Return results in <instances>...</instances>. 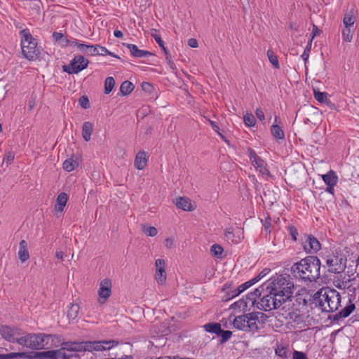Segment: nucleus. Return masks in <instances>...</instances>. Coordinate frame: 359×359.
<instances>
[{
  "instance_id": "f257e3e1",
  "label": "nucleus",
  "mask_w": 359,
  "mask_h": 359,
  "mask_svg": "<svg viewBox=\"0 0 359 359\" xmlns=\"http://www.w3.org/2000/svg\"><path fill=\"white\" fill-rule=\"evenodd\" d=\"M320 262L317 257L309 256L292 267L293 275L305 282L316 281L320 277Z\"/></svg>"
},
{
  "instance_id": "f03ea898",
  "label": "nucleus",
  "mask_w": 359,
  "mask_h": 359,
  "mask_svg": "<svg viewBox=\"0 0 359 359\" xmlns=\"http://www.w3.org/2000/svg\"><path fill=\"white\" fill-rule=\"evenodd\" d=\"M266 316L262 312H252L245 315L235 317L230 316L226 322V327L231 326L244 332H257L264 322Z\"/></svg>"
},
{
  "instance_id": "7ed1b4c3",
  "label": "nucleus",
  "mask_w": 359,
  "mask_h": 359,
  "mask_svg": "<svg viewBox=\"0 0 359 359\" xmlns=\"http://www.w3.org/2000/svg\"><path fill=\"white\" fill-rule=\"evenodd\" d=\"M313 301L323 311L332 312L340 306L341 296L334 289L323 287L314 294Z\"/></svg>"
},
{
  "instance_id": "20e7f679",
  "label": "nucleus",
  "mask_w": 359,
  "mask_h": 359,
  "mask_svg": "<svg viewBox=\"0 0 359 359\" xmlns=\"http://www.w3.org/2000/svg\"><path fill=\"white\" fill-rule=\"evenodd\" d=\"M266 292L286 301L292 294L293 285L289 275H277L265 284Z\"/></svg>"
},
{
  "instance_id": "39448f33",
  "label": "nucleus",
  "mask_w": 359,
  "mask_h": 359,
  "mask_svg": "<svg viewBox=\"0 0 359 359\" xmlns=\"http://www.w3.org/2000/svg\"><path fill=\"white\" fill-rule=\"evenodd\" d=\"M61 342L60 336L45 333H27L25 347L33 350L49 349L57 347Z\"/></svg>"
},
{
  "instance_id": "423d86ee",
  "label": "nucleus",
  "mask_w": 359,
  "mask_h": 359,
  "mask_svg": "<svg viewBox=\"0 0 359 359\" xmlns=\"http://www.w3.org/2000/svg\"><path fill=\"white\" fill-rule=\"evenodd\" d=\"M21 49L23 56L29 61L40 58L41 50L37 46L36 40L32 36L29 29H25L20 32Z\"/></svg>"
},
{
  "instance_id": "0eeeda50",
  "label": "nucleus",
  "mask_w": 359,
  "mask_h": 359,
  "mask_svg": "<svg viewBox=\"0 0 359 359\" xmlns=\"http://www.w3.org/2000/svg\"><path fill=\"white\" fill-rule=\"evenodd\" d=\"M0 334L7 341L16 343L25 347L27 333L22 329L5 325L1 327Z\"/></svg>"
},
{
  "instance_id": "6e6552de",
  "label": "nucleus",
  "mask_w": 359,
  "mask_h": 359,
  "mask_svg": "<svg viewBox=\"0 0 359 359\" xmlns=\"http://www.w3.org/2000/svg\"><path fill=\"white\" fill-rule=\"evenodd\" d=\"M265 294L257 303V308L264 311H271L277 309L282 303L285 302L284 299H281L279 297L273 295L265 291Z\"/></svg>"
},
{
  "instance_id": "1a4fd4ad",
  "label": "nucleus",
  "mask_w": 359,
  "mask_h": 359,
  "mask_svg": "<svg viewBox=\"0 0 359 359\" xmlns=\"http://www.w3.org/2000/svg\"><path fill=\"white\" fill-rule=\"evenodd\" d=\"M89 61L83 55H76L70 61L69 65L63 66V71L69 74H79L88 67Z\"/></svg>"
},
{
  "instance_id": "9d476101",
  "label": "nucleus",
  "mask_w": 359,
  "mask_h": 359,
  "mask_svg": "<svg viewBox=\"0 0 359 359\" xmlns=\"http://www.w3.org/2000/svg\"><path fill=\"white\" fill-rule=\"evenodd\" d=\"M261 296L259 289H256L254 292L248 294L245 298H242L231 305V309L239 311L249 309L254 306L256 299Z\"/></svg>"
},
{
  "instance_id": "9b49d317",
  "label": "nucleus",
  "mask_w": 359,
  "mask_h": 359,
  "mask_svg": "<svg viewBox=\"0 0 359 359\" xmlns=\"http://www.w3.org/2000/svg\"><path fill=\"white\" fill-rule=\"evenodd\" d=\"M249 152V158L256 169L260 174L262 175H267L271 177V175L267 168V164L264 160H263L261 157L257 156L255 151L252 149H248Z\"/></svg>"
},
{
  "instance_id": "f8f14e48",
  "label": "nucleus",
  "mask_w": 359,
  "mask_h": 359,
  "mask_svg": "<svg viewBox=\"0 0 359 359\" xmlns=\"http://www.w3.org/2000/svg\"><path fill=\"white\" fill-rule=\"evenodd\" d=\"M345 261L344 256L339 255L338 252L329 255L326 257V263L329 267V271L334 273H339L344 269Z\"/></svg>"
},
{
  "instance_id": "ddd939ff",
  "label": "nucleus",
  "mask_w": 359,
  "mask_h": 359,
  "mask_svg": "<svg viewBox=\"0 0 359 359\" xmlns=\"http://www.w3.org/2000/svg\"><path fill=\"white\" fill-rule=\"evenodd\" d=\"M112 283L111 280L108 278L103 279L100 281L98 293V302L104 304L111 294Z\"/></svg>"
},
{
  "instance_id": "4468645a",
  "label": "nucleus",
  "mask_w": 359,
  "mask_h": 359,
  "mask_svg": "<svg viewBox=\"0 0 359 359\" xmlns=\"http://www.w3.org/2000/svg\"><path fill=\"white\" fill-rule=\"evenodd\" d=\"M244 238L243 231L237 228L228 227L224 231V239L229 245H238Z\"/></svg>"
},
{
  "instance_id": "2eb2a0df",
  "label": "nucleus",
  "mask_w": 359,
  "mask_h": 359,
  "mask_svg": "<svg viewBox=\"0 0 359 359\" xmlns=\"http://www.w3.org/2000/svg\"><path fill=\"white\" fill-rule=\"evenodd\" d=\"M156 272L155 280L158 285H165L166 283L167 273L165 272V263L162 259H158L155 262Z\"/></svg>"
},
{
  "instance_id": "dca6fc26",
  "label": "nucleus",
  "mask_w": 359,
  "mask_h": 359,
  "mask_svg": "<svg viewBox=\"0 0 359 359\" xmlns=\"http://www.w3.org/2000/svg\"><path fill=\"white\" fill-rule=\"evenodd\" d=\"M113 341H85V351H102L110 349L114 346Z\"/></svg>"
},
{
  "instance_id": "f3484780",
  "label": "nucleus",
  "mask_w": 359,
  "mask_h": 359,
  "mask_svg": "<svg viewBox=\"0 0 359 359\" xmlns=\"http://www.w3.org/2000/svg\"><path fill=\"white\" fill-rule=\"evenodd\" d=\"M60 345L65 349V351L69 352H82L85 351V341L76 342V341H67L60 342Z\"/></svg>"
},
{
  "instance_id": "a211bd4d",
  "label": "nucleus",
  "mask_w": 359,
  "mask_h": 359,
  "mask_svg": "<svg viewBox=\"0 0 359 359\" xmlns=\"http://www.w3.org/2000/svg\"><path fill=\"white\" fill-rule=\"evenodd\" d=\"M123 46L127 47L131 55L134 57L142 58L153 55V53L151 52L144 50H140L135 44L123 43Z\"/></svg>"
},
{
  "instance_id": "6ab92c4d",
  "label": "nucleus",
  "mask_w": 359,
  "mask_h": 359,
  "mask_svg": "<svg viewBox=\"0 0 359 359\" xmlns=\"http://www.w3.org/2000/svg\"><path fill=\"white\" fill-rule=\"evenodd\" d=\"M175 204L179 209L184 211H192L194 210V207L191 204L190 199L188 198H177L175 199Z\"/></svg>"
},
{
  "instance_id": "aec40b11",
  "label": "nucleus",
  "mask_w": 359,
  "mask_h": 359,
  "mask_svg": "<svg viewBox=\"0 0 359 359\" xmlns=\"http://www.w3.org/2000/svg\"><path fill=\"white\" fill-rule=\"evenodd\" d=\"M302 247H321L318 240L311 234L304 233L301 236Z\"/></svg>"
},
{
  "instance_id": "412c9836",
  "label": "nucleus",
  "mask_w": 359,
  "mask_h": 359,
  "mask_svg": "<svg viewBox=\"0 0 359 359\" xmlns=\"http://www.w3.org/2000/svg\"><path fill=\"white\" fill-rule=\"evenodd\" d=\"M148 157L144 151H139L135 158V166L138 170H142L147 165Z\"/></svg>"
},
{
  "instance_id": "4be33fe9",
  "label": "nucleus",
  "mask_w": 359,
  "mask_h": 359,
  "mask_svg": "<svg viewBox=\"0 0 359 359\" xmlns=\"http://www.w3.org/2000/svg\"><path fill=\"white\" fill-rule=\"evenodd\" d=\"M68 196L66 193L62 192L58 194L56 199V204L55 205V210L57 212H62L67 204Z\"/></svg>"
},
{
  "instance_id": "5701e85b",
  "label": "nucleus",
  "mask_w": 359,
  "mask_h": 359,
  "mask_svg": "<svg viewBox=\"0 0 359 359\" xmlns=\"http://www.w3.org/2000/svg\"><path fill=\"white\" fill-rule=\"evenodd\" d=\"M152 36L155 39L156 42L158 44V46L162 48L165 55V59L168 61V62L171 65L173 64V62L172 60L171 55L167 48L164 46V42L162 40L161 37L158 34H152Z\"/></svg>"
},
{
  "instance_id": "b1692460",
  "label": "nucleus",
  "mask_w": 359,
  "mask_h": 359,
  "mask_svg": "<svg viewBox=\"0 0 359 359\" xmlns=\"http://www.w3.org/2000/svg\"><path fill=\"white\" fill-rule=\"evenodd\" d=\"M93 131V124L90 121H86L82 126V137L85 141L88 142L91 138Z\"/></svg>"
},
{
  "instance_id": "393cba45",
  "label": "nucleus",
  "mask_w": 359,
  "mask_h": 359,
  "mask_svg": "<svg viewBox=\"0 0 359 359\" xmlns=\"http://www.w3.org/2000/svg\"><path fill=\"white\" fill-rule=\"evenodd\" d=\"M322 178L327 186L329 184H337L338 182V177L332 170L322 175Z\"/></svg>"
},
{
  "instance_id": "a878e982",
  "label": "nucleus",
  "mask_w": 359,
  "mask_h": 359,
  "mask_svg": "<svg viewBox=\"0 0 359 359\" xmlns=\"http://www.w3.org/2000/svg\"><path fill=\"white\" fill-rule=\"evenodd\" d=\"M271 133L276 140H283L285 139V133L282 128L278 124H273L271 126Z\"/></svg>"
},
{
  "instance_id": "bb28decb",
  "label": "nucleus",
  "mask_w": 359,
  "mask_h": 359,
  "mask_svg": "<svg viewBox=\"0 0 359 359\" xmlns=\"http://www.w3.org/2000/svg\"><path fill=\"white\" fill-rule=\"evenodd\" d=\"M80 306L78 304L72 303L67 310V318L69 320H75L79 313Z\"/></svg>"
},
{
  "instance_id": "cd10ccee",
  "label": "nucleus",
  "mask_w": 359,
  "mask_h": 359,
  "mask_svg": "<svg viewBox=\"0 0 359 359\" xmlns=\"http://www.w3.org/2000/svg\"><path fill=\"white\" fill-rule=\"evenodd\" d=\"M79 163L73 157L66 159L63 163V169L67 172H71L78 168Z\"/></svg>"
},
{
  "instance_id": "c85d7f7f",
  "label": "nucleus",
  "mask_w": 359,
  "mask_h": 359,
  "mask_svg": "<svg viewBox=\"0 0 359 359\" xmlns=\"http://www.w3.org/2000/svg\"><path fill=\"white\" fill-rule=\"evenodd\" d=\"M285 229L287 232V234L289 236V237L290 238V239L292 241H298V236H299V232H298V230L297 229V227L295 226H294L293 224H288L287 226H285Z\"/></svg>"
},
{
  "instance_id": "c756f323",
  "label": "nucleus",
  "mask_w": 359,
  "mask_h": 359,
  "mask_svg": "<svg viewBox=\"0 0 359 359\" xmlns=\"http://www.w3.org/2000/svg\"><path fill=\"white\" fill-rule=\"evenodd\" d=\"M134 89V85L129 81H123L120 87V91L123 95L130 94Z\"/></svg>"
},
{
  "instance_id": "7c9ffc66",
  "label": "nucleus",
  "mask_w": 359,
  "mask_h": 359,
  "mask_svg": "<svg viewBox=\"0 0 359 359\" xmlns=\"http://www.w3.org/2000/svg\"><path fill=\"white\" fill-rule=\"evenodd\" d=\"M313 95L315 99L320 103L328 104V102H330L328 94L325 92H320L318 90H313Z\"/></svg>"
},
{
  "instance_id": "2f4dec72",
  "label": "nucleus",
  "mask_w": 359,
  "mask_h": 359,
  "mask_svg": "<svg viewBox=\"0 0 359 359\" xmlns=\"http://www.w3.org/2000/svg\"><path fill=\"white\" fill-rule=\"evenodd\" d=\"M74 253L71 252L68 248L59 249L55 252V257L57 259L64 260L69 257H73Z\"/></svg>"
},
{
  "instance_id": "473e14b6",
  "label": "nucleus",
  "mask_w": 359,
  "mask_h": 359,
  "mask_svg": "<svg viewBox=\"0 0 359 359\" xmlns=\"http://www.w3.org/2000/svg\"><path fill=\"white\" fill-rule=\"evenodd\" d=\"M353 29L352 27H344L341 32V36L344 41L351 42L353 39Z\"/></svg>"
},
{
  "instance_id": "72a5a7b5",
  "label": "nucleus",
  "mask_w": 359,
  "mask_h": 359,
  "mask_svg": "<svg viewBox=\"0 0 359 359\" xmlns=\"http://www.w3.org/2000/svg\"><path fill=\"white\" fill-rule=\"evenodd\" d=\"M355 309V305L351 302L348 305H346L340 312H339L338 316L339 318H346L348 317Z\"/></svg>"
},
{
  "instance_id": "f704fd0d",
  "label": "nucleus",
  "mask_w": 359,
  "mask_h": 359,
  "mask_svg": "<svg viewBox=\"0 0 359 359\" xmlns=\"http://www.w3.org/2000/svg\"><path fill=\"white\" fill-rule=\"evenodd\" d=\"M115 85V80L111 76L106 78L104 81V93L109 94L113 90Z\"/></svg>"
},
{
  "instance_id": "c9c22d12",
  "label": "nucleus",
  "mask_w": 359,
  "mask_h": 359,
  "mask_svg": "<svg viewBox=\"0 0 359 359\" xmlns=\"http://www.w3.org/2000/svg\"><path fill=\"white\" fill-rule=\"evenodd\" d=\"M267 56H268L269 62L272 64V65L276 69H279L280 65H279V62L278 60V57L276 56V55L274 53V52L272 50L269 49L267 50Z\"/></svg>"
},
{
  "instance_id": "e433bc0d",
  "label": "nucleus",
  "mask_w": 359,
  "mask_h": 359,
  "mask_svg": "<svg viewBox=\"0 0 359 359\" xmlns=\"http://www.w3.org/2000/svg\"><path fill=\"white\" fill-rule=\"evenodd\" d=\"M203 327L205 331L208 332L216 333L219 334V332L221 331L220 325L218 323H208Z\"/></svg>"
},
{
  "instance_id": "4c0bfd02",
  "label": "nucleus",
  "mask_w": 359,
  "mask_h": 359,
  "mask_svg": "<svg viewBox=\"0 0 359 359\" xmlns=\"http://www.w3.org/2000/svg\"><path fill=\"white\" fill-rule=\"evenodd\" d=\"M55 359H69L73 356L72 354L67 353L62 346L61 348L55 350Z\"/></svg>"
},
{
  "instance_id": "58836bf2",
  "label": "nucleus",
  "mask_w": 359,
  "mask_h": 359,
  "mask_svg": "<svg viewBox=\"0 0 359 359\" xmlns=\"http://www.w3.org/2000/svg\"><path fill=\"white\" fill-rule=\"evenodd\" d=\"M355 21V18L353 15L350 13H346L344 15L343 23L345 27H353L354 22Z\"/></svg>"
},
{
  "instance_id": "ea45409f",
  "label": "nucleus",
  "mask_w": 359,
  "mask_h": 359,
  "mask_svg": "<svg viewBox=\"0 0 359 359\" xmlns=\"http://www.w3.org/2000/svg\"><path fill=\"white\" fill-rule=\"evenodd\" d=\"M210 254L216 259H222L226 256L224 248H210Z\"/></svg>"
},
{
  "instance_id": "a19ab883",
  "label": "nucleus",
  "mask_w": 359,
  "mask_h": 359,
  "mask_svg": "<svg viewBox=\"0 0 359 359\" xmlns=\"http://www.w3.org/2000/svg\"><path fill=\"white\" fill-rule=\"evenodd\" d=\"M243 121L245 124L248 127H252L256 123V119L254 115L251 113H246L243 116Z\"/></svg>"
},
{
  "instance_id": "79ce46f5",
  "label": "nucleus",
  "mask_w": 359,
  "mask_h": 359,
  "mask_svg": "<svg viewBox=\"0 0 359 359\" xmlns=\"http://www.w3.org/2000/svg\"><path fill=\"white\" fill-rule=\"evenodd\" d=\"M18 257L22 263L25 262L29 258V252L27 248H19Z\"/></svg>"
},
{
  "instance_id": "37998d69",
  "label": "nucleus",
  "mask_w": 359,
  "mask_h": 359,
  "mask_svg": "<svg viewBox=\"0 0 359 359\" xmlns=\"http://www.w3.org/2000/svg\"><path fill=\"white\" fill-rule=\"evenodd\" d=\"M255 283H256V280L251 279L250 280L242 284L238 287V291L234 294H233L232 297L238 295L240 293H241L242 292H243L244 290H245L247 288L254 285Z\"/></svg>"
},
{
  "instance_id": "c03bdc74",
  "label": "nucleus",
  "mask_w": 359,
  "mask_h": 359,
  "mask_svg": "<svg viewBox=\"0 0 359 359\" xmlns=\"http://www.w3.org/2000/svg\"><path fill=\"white\" fill-rule=\"evenodd\" d=\"M142 231L147 236H151V237L155 236L158 233L157 229L155 228L154 226H146V225H144L142 226Z\"/></svg>"
},
{
  "instance_id": "a18cd8bd",
  "label": "nucleus",
  "mask_w": 359,
  "mask_h": 359,
  "mask_svg": "<svg viewBox=\"0 0 359 359\" xmlns=\"http://www.w3.org/2000/svg\"><path fill=\"white\" fill-rule=\"evenodd\" d=\"M311 48V43L309 41L306 48L304 49L303 53L301 55V57L302 58V60L304 61L305 63L309 60Z\"/></svg>"
},
{
  "instance_id": "49530a36",
  "label": "nucleus",
  "mask_w": 359,
  "mask_h": 359,
  "mask_svg": "<svg viewBox=\"0 0 359 359\" xmlns=\"http://www.w3.org/2000/svg\"><path fill=\"white\" fill-rule=\"evenodd\" d=\"M89 48H90V49H89L88 55H90V56L100 55L99 44L90 45Z\"/></svg>"
},
{
  "instance_id": "de8ad7c7",
  "label": "nucleus",
  "mask_w": 359,
  "mask_h": 359,
  "mask_svg": "<svg viewBox=\"0 0 359 359\" xmlns=\"http://www.w3.org/2000/svg\"><path fill=\"white\" fill-rule=\"evenodd\" d=\"M15 158V153L13 151H6L4 154V161H6L7 165L11 164Z\"/></svg>"
},
{
  "instance_id": "09e8293b",
  "label": "nucleus",
  "mask_w": 359,
  "mask_h": 359,
  "mask_svg": "<svg viewBox=\"0 0 359 359\" xmlns=\"http://www.w3.org/2000/svg\"><path fill=\"white\" fill-rule=\"evenodd\" d=\"M79 104L83 109H88L90 107L89 100L87 96H81L79 100Z\"/></svg>"
},
{
  "instance_id": "8fccbe9b",
  "label": "nucleus",
  "mask_w": 359,
  "mask_h": 359,
  "mask_svg": "<svg viewBox=\"0 0 359 359\" xmlns=\"http://www.w3.org/2000/svg\"><path fill=\"white\" fill-rule=\"evenodd\" d=\"M89 46H90V44H86V43H81L80 44L78 45V50H80L82 53L86 54L88 55L89 49H90Z\"/></svg>"
},
{
  "instance_id": "3c124183",
  "label": "nucleus",
  "mask_w": 359,
  "mask_h": 359,
  "mask_svg": "<svg viewBox=\"0 0 359 359\" xmlns=\"http://www.w3.org/2000/svg\"><path fill=\"white\" fill-rule=\"evenodd\" d=\"M21 353H11L7 354H0V359H12L19 356H21Z\"/></svg>"
},
{
  "instance_id": "603ef678",
  "label": "nucleus",
  "mask_w": 359,
  "mask_h": 359,
  "mask_svg": "<svg viewBox=\"0 0 359 359\" xmlns=\"http://www.w3.org/2000/svg\"><path fill=\"white\" fill-rule=\"evenodd\" d=\"M219 335L222 336L223 341H226L231 337V336L232 335V332L229 330L224 331L221 330V331L219 333Z\"/></svg>"
},
{
  "instance_id": "864d4df0",
  "label": "nucleus",
  "mask_w": 359,
  "mask_h": 359,
  "mask_svg": "<svg viewBox=\"0 0 359 359\" xmlns=\"http://www.w3.org/2000/svg\"><path fill=\"white\" fill-rule=\"evenodd\" d=\"M270 272V269H264V270H262L259 273V275L254 278L253 279H255L256 280V283L258 282L259 280L262 279L264 277H265Z\"/></svg>"
},
{
  "instance_id": "5fc2aeb1",
  "label": "nucleus",
  "mask_w": 359,
  "mask_h": 359,
  "mask_svg": "<svg viewBox=\"0 0 359 359\" xmlns=\"http://www.w3.org/2000/svg\"><path fill=\"white\" fill-rule=\"evenodd\" d=\"M293 359H308L305 353L297 351L293 353Z\"/></svg>"
},
{
  "instance_id": "6e6d98bb",
  "label": "nucleus",
  "mask_w": 359,
  "mask_h": 359,
  "mask_svg": "<svg viewBox=\"0 0 359 359\" xmlns=\"http://www.w3.org/2000/svg\"><path fill=\"white\" fill-rule=\"evenodd\" d=\"M255 114H256L257 118L259 121H263L265 120L264 113L261 108H257L255 111Z\"/></svg>"
},
{
  "instance_id": "4d7b16f0",
  "label": "nucleus",
  "mask_w": 359,
  "mask_h": 359,
  "mask_svg": "<svg viewBox=\"0 0 359 359\" xmlns=\"http://www.w3.org/2000/svg\"><path fill=\"white\" fill-rule=\"evenodd\" d=\"M320 32V30L318 29V27L313 25V29H312V32H311V39L309 41V42H312V40L314 39V37L317 35H318Z\"/></svg>"
},
{
  "instance_id": "13d9d810",
  "label": "nucleus",
  "mask_w": 359,
  "mask_h": 359,
  "mask_svg": "<svg viewBox=\"0 0 359 359\" xmlns=\"http://www.w3.org/2000/svg\"><path fill=\"white\" fill-rule=\"evenodd\" d=\"M65 36V35L61 32H54L53 33V38L56 42H60V40L62 39V38Z\"/></svg>"
},
{
  "instance_id": "bf43d9fd",
  "label": "nucleus",
  "mask_w": 359,
  "mask_h": 359,
  "mask_svg": "<svg viewBox=\"0 0 359 359\" xmlns=\"http://www.w3.org/2000/svg\"><path fill=\"white\" fill-rule=\"evenodd\" d=\"M55 350L43 352V355L48 359H55Z\"/></svg>"
},
{
  "instance_id": "052dcab7",
  "label": "nucleus",
  "mask_w": 359,
  "mask_h": 359,
  "mask_svg": "<svg viewBox=\"0 0 359 359\" xmlns=\"http://www.w3.org/2000/svg\"><path fill=\"white\" fill-rule=\"evenodd\" d=\"M175 238L174 237L167 238L164 241V245L165 247H171L174 245Z\"/></svg>"
},
{
  "instance_id": "680f3d73",
  "label": "nucleus",
  "mask_w": 359,
  "mask_h": 359,
  "mask_svg": "<svg viewBox=\"0 0 359 359\" xmlns=\"http://www.w3.org/2000/svg\"><path fill=\"white\" fill-rule=\"evenodd\" d=\"M188 45L191 48H197L198 43L196 39L191 38L188 40Z\"/></svg>"
},
{
  "instance_id": "e2e57ef3",
  "label": "nucleus",
  "mask_w": 359,
  "mask_h": 359,
  "mask_svg": "<svg viewBox=\"0 0 359 359\" xmlns=\"http://www.w3.org/2000/svg\"><path fill=\"white\" fill-rule=\"evenodd\" d=\"M71 43V39H67L65 36L62 38V40L59 42L62 47H66L69 46Z\"/></svg>"
},
{
  "instance_id": "0e129e2a",
  "label": "nucleus",
  "mask_w": 359,
  "mask_h": 359,
  "mask_svg": "<svg viewBox=\"0 0 359 359\" xmlns=\"http://www.w3.org/2000/svg\"><path fill=\"white\" fill-rule=\"evenodd\" d=\"M100 55H105L109 54V50H107L104 46H102L99 44Z\"/></svg>"
},
{
  "instance_id": "69168bd1",
  "label": "nucleus",
  "mask_w": 359,
  "mask_h": 359,
  "mask_svg": "<svg viewBox=\"0 0 359 359\" xmlns=\"http://www.w3.org/2000/svg\"><path fill=\"white\" fill-rule=\"evenodd\" d=\"M336 186V184H329L327 185L326 189H325V191H327V193L332 194V195H334V187Z\"/></svg>"
},
{
  "instance_id": "338daca9",
  "label": "nucleus",
  "mask_w": 359,
  "mask_h": 359,
  "mask_svg": "<svg viewBox=\"0 0 359 359\" xmlns=\"http://www.w3.org/2000/svg\"><path fill=\"white\" fill-rule=\"evenodd\" d=\"M208 122H209L210 125L212 126V128L214 130V131L216 132V133H218L219 130V128L217 126V124L215 121H211L210 119L208 120Z\"/></svg>"
},
{
  "instance_id": "774afa93",
  "label": "nucleus",
  "mask_w": 359,
  "mask_h": 359,
  "mask_svg": "<svg viewBox=\"0 0 359 359\" xmlns=\"http://www.w3.org/2000/svg\"><path fill=\"white\" fill-rule=\"evenodd\" d=\"M114 35L116 38H122L123 36V32L121 30H114Z\"/></svg>"
}]
</instances>
